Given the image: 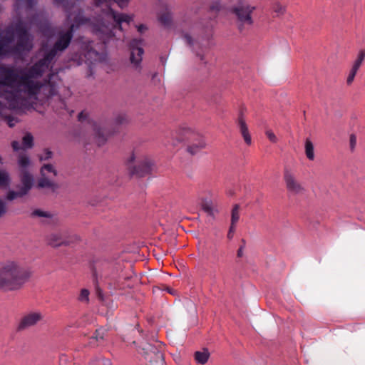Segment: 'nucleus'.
<instances>
[{
  "instance_id": "nucleus-44",
  "label": "nucleus",
  "mask_w": 365,
  "mask_h": 365,
  "mask_svg": "<svg viewBox=\"0 0 365 365\" xmlns=\"http://www.w3.org/2000/svg\"><path fill=\"white\" fill-rule=\"evenodd\" d=\"M274 11L277 14H282L285 11V8L280 4H277L274 6Z\"/></svg>"
},
{
  "instance_id": "nucleus-37",
  "label": "nucleus",
  "mask_w": 365,
  "mask_h": 365,
  "mask_svg": "<svg viewBox=\"0 0 365 365\" xmlns=\"http://www.w3.org/2000/svg\"><path fill=\"white\" fill-rule=\"evenodd\" d=\"M7 212V206L6 202L0 198V217H3Z\"/></svg>"
},
{
  "instance_id": "nucleus-24",
  "label": "nucleus",
  "mask_w": 365,
  "mask_h": 365,
  "mask_svg": "<svg viewBox=\"0 0 365 365\" xmlns=\"http://www.w3.org/2000/svg\"><path fill=\"white\" fill-rule=\"evenodd\" d=\"M240 216V206L239 204H235L231 210V220L230 224L236 225L237 224Z\"/></svg>"
},
{
  "instance_id": "nucleus-3",
  "label": "nucleus",
  "mask_w": 365,
  "mask_h": 365,
  "mask_svg": "<svg viewBox=\"0 0 365 365\" xmlns=\"http://www.w3.org/2000/svg\"><path fill=\"white\" fill-rule=\"evenodd\" d=\"M31 275L30 270L14 261L0 265V289L4 291L20 289Z\"/></svg>"
},
{
  "instance_id": "nucleus-13",
  "label": "nucleus",
  "mask_w": 365,
  "mask_h": 365,
  "mask_svg": "<svg viewBox=\"0 0 365 365\" xmlns=\"http://www.w3.org/2000/svg\"><path fill=\"white\" fill-rule=\"evenodd\" d=\"M78 240L79 237L77 235H70L67 231L54 232L47 237L48 244L53 247L70 245Z\"/></svg>"
},
{
  "instance_id": "nucleus-41",
  "label": "nucleus",
  "mask_w": 365,
  "mask_h": 365,
  "mask_svg": "<svg viewBox=\"0 0 365 365\" xmlns=\"http://www.w3.org/2000/svg\"><path fill=\"white\" fill-rule=\"evenodd\" d=\"M356 145V136L354 134H351L349 137V145L351 150H354Z\"/></svg>"
},
{
  "instance_id": "nucleus-8",
  "label": "nucleus",
  "mask_w": 365,
  "mask_h": 365,
  "mask_svg": "<svg viewBox=\"0 0 365 365\" xmlns=\"http://www.w3.org/2000/svg\"><path fill=\"white\" fill-rule=\"evenodd\" d=\"M254 6L250 5H238L232 9V12L237 19V26L241 33L250 30L253 24L252 14Z\"/></svg>"
},
{
  "instance_id": "nucleus-2",
  "label": "nucleus",
  "mask_w": 365,
  "mask_h": 365,
  "mask_svg": "<svg viewBox=\"0 0 365 365\" xmlns=\"http://www.w3.org/2000/svg\"><path fill=\"white\" fill-rule=\"evenodd\" d=\"M129 0H96L97 6L103 3H107L106 9L101 11V14L97 19V24L95 26L96 32L105 34L108 37L113 36V29L122 30V23L129 24L133 21V17L125 14L115 12L111 8V3L114 2L118 6L123 9L127 6Z\"/></svg>"
},
{
  "instance_id": "nucleus-32",
  "label": "nucleus",
  "mask_w": 365,
  "mask_h": 365,
  "mask_svg": "<svg viewBox=\"0 0 365 365\" xmlns=\"http://www.w3.org/2000/svg\"><path fill=\"white\" fill-rule=\"evenodd\" d=\"M128 122V117L125 113L118 114L115 118V123L116 125H120Z\"/></svg>"
},
{
  "instance_id": "nucleus-29",
  "label": "nucleus",
  "mask_w": 365,
  "mask_h": 365,
  "mask_svg": "<svg viewBox=\"0 0 365 365\" xmlns=\"http://www.w3.org/2000/svg\"><path fill=\"white\" fill-rule=\"evenodd\" d=\"M31 217H46V218H51L52 215L50 212L43 211L40 209H36L31 213Z\"/></svg>"
},
{
  "instance_id": "nucleus-14",
  "label": "nucleus",
  "mask_w": 365,
  "mask_h": 365,
  "mask_svg": "<svg viewBox=\"0 0 365 365\" xmlns=\"http://www.w3.org/2000/svg\"><path fill=\"white\" fill-rule=\"evenodd\" d=\"M43 318V316L41 312H30L21 317L17 326V331H21L35 326L38 322L41 321Z\"/></svg>"
},
{
  "instance_id": "nucleus-49",
  "label": "nucleus",
  "mask_w": 365,
  "mask_h": 365,
  "mask_svg": "<svg viewBox=\"0 0 365 365\" xmlns=\"http://www.w3.org/2000/svg\"><path fill=\"white\" fill-rule=\"evenodd\" d=\"M136 27H137V30H138V31L139 33H140V34H143V33H144L145 31H147V30H148V27H147L145 25H144V24H140V25H138V26H136Z\"/></svg>"
},
{
  "instance_id": "nucleus-19",
  "label": "nucleus",
  "mask_w": 365,
  "mask_h": 365,
  "mask_svg": "<svg viewBox=\"0 0 365 365\" xmlns=\"http://www.w3.org/2000/svg\"><path fill=\"white\" fill-rule=\"evenodd\" d=\"M37 187L39 188H49L53 192H54L58 187V185L53 182L50 176H42L38 180Z\"/></svg>"
},
{
  "instance_id": "nucleus-46",
  "label": "nucleus",
  "mask_w": 365,
  "mask_h": 365,
  "mask_svg": "<svg viewBox=\"0 0 365 365\" xmlns=\"http://www.w3.org/2000/svg\"><path fill=\"white\" fill-rule=\"evenodd\" d=\"M6 120L7 121V124L10 127V128H12L15 125V123H16V120L13 117H11V116H6Z\"/></svg>"
},
{
  "instance_id": "nucleus-36",
  "label": "nucleus",
  "mask_w": 365,
  "mask_h": 365,
  "mask_svg": "<svg viewBox=\"0 0 365 365\" xmlns=\"http://www.w3.org/2000/svg\"><path fill=\"white\" fill-rule=\"evenodd\" d=\"M242 245L240 246L239 249L237 252V257L240 258L242 257L244 255V250L245 249L246 242L244 239L241 240Z\"/></svg>"
},
{
  "instance_id": "nucleus-31",
  "label": "nucleus",
  "mask_w": 365,
  "mask_h": 365,
  "mask_svg": "<svg viewBox=\"0 0 365 365\" xmlns=\"http://www.w3.org/2000/svg\"><path fill=\"white\" fill-rule=\"evenodd\" d=\"M9 176L7 172L0 170V187H5L9 185Z\"/></svg>"
},
{
  "instance_id": "nucleus-25",
  "label": "nucleus",
  "mask_w": 365,
  "mask_h": 365,
  "mask_svg": "<svg viewBox=\"0 0 365 365\" xmlns=\"http://www.w3.org/2000/svg\"><path fill=\"white\" fill-rule=\"evenodd\" d=\"M202 208L203 211H205L210 216H214L215 213L217 212V210L212 206L211 201H202Z\"/></svg>"
},
{
  "instance_id": "nucleus-7",
  "label": "nucleus",
  "mask_w": 365,
  "mask_h": 365,
  "mask_svg": "<svg viewBox=\"0 0 365 365\" xmlns=\"http://www.w3.org/2000/svg\"><path fill=\"white\" fill-rule=\"evenodd\" d=\"M136 155L134 153L131 154L127 160L130 175L141 178L149 175L154 170L155 165L153 160L146 156L138 158L136 164L131 166L130 164L135 161Z\"/></svg>"
},
{
  "instance_id": "nucleus-39",
  "label": "nucleus",
  "mask_w": 365,
  "mask_h": 365,
  "mask_svg": "<svg viewBox=\"0 0 365 365\" xmlns=\"http://www.w3.org/2000/svg\"><path fill=\"white\" fill-rule=\"evenodd\" d=\"M52 157V152L48 150H45L44 153L39 156V160L41 161L46 160Z\"/></svg>"
},
{
  "instance_id": "nucleus-48",
  "label": "nucleus",
  "mask_w": 365,
  "mask_h": 365,
  "mask_svg": "<svg viewBox=\"0 0 365 365\" xmlns=\"http://www.w3.org/2000/svg\"><path fill=\"white\" fill-rule=\"evenodd\" d=\"M98 361V365H101V364L110 365L111 364V361L109 359L103 358V357L99 359Z\"/></svg>"
},
{
  "instance_id": "nucleus-5",
  "label": "nucleus",
  "mask_w": 365,
  "mask_h": 365,
  "mask_svg": "<svg viewBox=\"0 0 365 365\" xmlns=\"http://www.w3.org/2000/svg\"><path fill=\"white\" fill-rule=\"evenodd\" d=\"M14 32L17 38L16 43L10 48V53L20 56L31 51L34 46V38L22 21H19L15 24Z\"/></svg>"
},
{
  "instance_id": "nucleus-55",
  "label": "nucleus",
  "mask_w": 365,
  "mask_h": 365,
  "mask_svg": "<svg viewBox=\"0 0 365 365\" xmlns=\"http://www.w3.org/2000/svg\"><path fill=\"white\" fill-rule=\"evenodd\" d=\"M4 107V103L1 102V101L0 100V110H1V109H2Z\"/></svg>"
},
{
  "instance_id": "nucleus-51",
  "label": "nucleus",
  "mask_w": 365,
  "mask_h": 365,
  "mask_svg": "<svg viewBox=\"0 0 365 365\" xmlns=\"http://www.w3.org/2000/svg\"><path fill=\"white\" fill-rule=\"evenodd\" d=\"M36 0H26V4L28 9H31L36 4Z\"/></svg>"
},
{
  "instance_id": "nucleus-28",
  "label": "nucleus",
  "mask_w": 365,
  "mask_h": 365,
  "mask_svg": "<svg viewBox=\"0 0 365 365\" xmlns=\"http://www.w3.org/2000/svg\"><path fill=\"white\" fill-rule=\"evenodd\" d=\"M34 138L29 133H26L22 140L24 148H31L33 146Z\"/></svg>"
},
{
  "instance_id": "nucleus-17",
  "label": "nucleus",
  "mask_w": 365,
  "mask_h": 365,
  "mask_svg": "<svg viewBox=\"0 0 365 365\" xmlns=\"http://www.w3.org/2000/svg\"><path fill=\"white\" fill-rule=\"evenodd\" d=\"M220 4L217 1L213 2L210 6L208 12L210 21L204 26V38L206 39H209L212 35L214 20H212V19H215L217 16V12L220 11Z\"/></svg>"
},
{
  "instance_id": "nucleus-12",
  "label": "nucleus",
  "mask_w": 365,
  "mask_h": 365,
  "mask_svg": "<svg viewBox=\"0 0 365 365\" xmlns=\"http://www.w3.org/2000/svg\"><path fill=\"white\" fill-rule=\"evenodd\" d=\"M283 180L287 191L292 195H299L304 193V187L297 180L294 172L289 168L286 167L284 169Z\"/></svg>"
},
{
  "instance_id": "nucleus-21",
  "label": "nucleus",
  "mask_w": 365,
  "mask_h": 365,
  "mask_svg": "<svg viewBox=\"0 0 365 365\" xmlns=\"http://www.w3.org/2000/svg\"><path fill=\"white\" fill-rule=\"evenodd\" d=\"M41 175L42 176H50L52 178L57 175V171L51 164H45L41 169Z\"/></svg>"
},
{
  "instance_id": "nucleus-34",
  "label": "nucleus",
  "mask_w": 365,
  "mask_h": 365,
  "mask_svg": "<svg viewBox=\"0 0 365 365\" xmlns=\"http://www.w3.org/2000/svg\"><path fill=\"white\" fill-rule=\"evenodd\" d=\"M358 70H359L358 68L352 66V68H351L349 73L348 75L347 79H346V83L348 85H351L352 83Z\"/></svg>"
},
{
  "instance_id": "nucleus-10",
  "label": "nucleus",
  "mask_w": 365,
  "mask_h": 365,
  "mask_svg": "<svg viewBox=\"0 0 365 365\" xmlns=\"http://www.w3.org/2000/svg\"><path fill=\"white\" fill-rule=\"evenodd\" d=\"M143 40L142 38H133L129 43L130 51V63L131 68L140 73L142 71V60L144 50L143 48Z\"/></svg>"
},
{
  "instance_id": "nucleus-38",
  "label": "nucleus",
  "mask_w": 365,
  "mask_h": 365,
  "mask_svg": "<svg viewBox=\"0 0 365 365\" xmlns=\"http://www.w3.org/2000/svg\"><path fill=\"white\" fill-rule=\"evenodd\" d=\"M163 290L167 291L169 294H170L173 296L178 295V294H179V291L175 288H173L168 285H163Z\"/></svg>"
},
{
  "instance_id": "nucleus-9",
  "label": "nucleus",
  "mask_w": 365,
  "mask_h": 365,
  "mask_svg": "<svg viewBox=\"0 0 365 365\" xmlns=\"http://www.w3.org/2000/svg\"><path fill=\"white\" fill-rule=\"evenodd\" d=\"M21 185H16L17 190H9L6 199L9 201H13L16 198L23 197L26 195L32 188L34 179L29 171L23 170L20 175Z\"/></svg>"
},
{
  "instance_id": "nucleus-54",
  "label": "nucleus",
  "mask_w": 365,
  "mask_h": 365,
  "mask_svg": "<svg viewBox=\"0 0 365 365\" xmlns=\"http://www.w3.org/2000/svg\"><path fill=\"white\" fill-rule=\"evenodd\" d=\"M117 277H118V274H117V273H115V272H112V273L110 274V279H113V280H115V279H116V278H117Z\"/></svg>"
},
{
  "instance_id": "nucleus-18",
  "label": "nucleus",
  "mask_w": 365,
  "mask_h": 365,
  "mask_svg": "<svg viewBox=\"0 0 365 365\" xmlns=\"http://www.w3.org/2000/svg\"><path fill=\"white\" fill-rule=\"evenodd\" d=\"M237 124L238 125L240 132L245 140V143L247 145H250L252 144V138L250 134L248 127L245 119L243 108H242L239 113L238 118L237 120Z\"/></svg>"
},
{
  "instance_id": "nucleus-43",
  "label": "nucleus",
  "mask_w": 365,
  "mask_h": 365,
  "mask_svg": "<svg viewBox=\"0 0 365 365\" xmlns=\"http://www.w3.org/2000/svg\"><path fill=\"white\" fill-rule=\"evenodd\" d=\"M103 333H104V330L103 329H96L94 338L97 341H98L100 339H103Z\"/></svg>"
},
{
  "instance_id": "nucleus-15",
  "label": "nucleus",
  "mask_w": 365,
  "mask_h": 365,
  "mask_svg": "<svg viewBox=\"0 0 365 365\" xmlns=\"http://www.w3.org/2000/svg\"><path fill=\"white\" fill-rule=\"evenodd\" d=\"M94 132V139L98 147L103 145L108 139V137L115 131L108 130L106 125L98 123H93L92 125Z\"/></svg>"
},
{
  "instance_id": "nucleus-56",
  "label": "nucleus",
  "mask_w": 365,
  "mask_h": 365,
  "mask_svg": "<svg viewBox=\"0 0 365 365\" xmlns=\"http://www.w3.org/2000/svg\"><path fill=\"white\" fill-rule=\"evenodd\" d=\"M1 163V158H0V163Z\"/></svg>"
},
{
  "instance_id": "nucleus-52",
  "label": "nucleus",
  "mask_w": 365,
  "mask_h": 365,
  "mask_svg": "<svg viewBox=\"0 0 365 365\" xmlns=\"http://www.w3.org/2000/svg\"><path fill=\"white\" fill-rule=\"evenodd\" d=\"M173 359L178 365H182V359L180 354L173 355Z\"/></svg>"
},
{
  "instance_id": "nucleus-1",
  "label": "nucleus",
  "mask_w": 365,
  "mask_h": 365,
  "mask_svg": "<svg viewBox=\"0 0 365 365\" xmlns=\"http://www.w3.org/2000/svg\"><path fill=\"white\" fill-rule=\"evenodd\" d=\"M52 61L45 53L43 57L27 68L17 69L13 66H0V85L19 90L23 87L29 96L38 94L44 86L51 87V95L55 94V85L51 82L54 76L50 73L44 83L34 81L41 78L45 71L52 67Z\"/></svg>"
},
{
  "instance_id": "nucleus-30",
  "label": "nucleus",
  "mask_w": 365,
  "mask_h": 365,
  "mask_svg": "<svg viewBox=\"0 0 365 365\" xmlns=\"http://www.w3.org/2000/svg\"><path fill=\"white\" fill-rule=\"evenodd\" d=\"M364 59H365V50H361L359 52L357 58L355 60V61L354 62L352 66L359 69V68L361 67Z\"/></svg>"
},
{
  "instance_id": "nucleus-53",
  "label": "nucleus",
  "mask_w": 365,
  "mask_h": 365,
  "mask_svg": "<svg viewBox=\"0 0 365 365\" xmlns=\"http://www.w3.org/2000/svg\"><path fill=\"white\" fill-rule=\"evenodd\" d=\"M86 118H87V114L83 111L81 112L78 115V120H80V121L84 120Z\"/></svg>"
},
{
  "instance_id": "nucleus-23",
  "label": "nucleus",
  "mask_w": 365,
  "mask_h": 365,
  "mask_svg": "<svg viewBox=\"0 0 365 365\" xmlns=\"http://www.w3.org/2000/svg\"><path fill=\"white\" fill-rule=\"evenodd\" d=\"M305 155L307 158L309 160H313L314 159V145L312 142L309 139L307 138L305 140Z\"/></svg>"
},
{
  "instance_id": "nucleus-35",
  "label": "nucleus",
  "mask_w": 365,
  "mask_h": 365,
  "mask_svg": "<svg viewBox=\"0 0 365 365\" xmlns=\"http://www.w3.org/2000/svg\"><path fill=\"white\" fill-rule=\"evenodd\" d=\"M53 1L56 4L62 5L64 7L66 11L68 14V19L71 17V14L69 11L70 8L68 6V0H53Z\"/></svg>"
},
{
  "instance_id": "nucleus-45",
  "label": "nucleus",
  "mask_w": 365,
  "mask_h": 365,
  "mask_svg": "<svg viewBox=\"0 0 365 365\" xmlns=\"http://www.w3.org/2000/svg\"><path fill=\"white\" fill-rule=\"evenodd\" d=\"M235 227L236 225H232L230 224V227L227 233V237L229 239H232L233 237L234 233L235 232Z\"/></svg>"
},
{
  "instance_id": "nucleus-26",
  "label": "nucleus",
  "mask_w": 365,
  "mask_h": 365,
  "mask_svg": "<svg viewBox=\"0 0 365 365\" xmlns=\"http://www.w3.org/2000/svg\"><path fill=\"white\" fill-rule=\"evenodd\" d=\"M19 166L21 167V175L22 174L23 170L28 171L26 170V168L30 164V160H29V157L26 156V155H21L19 156Z\"/></svg>"
},
{
  "instance_id": "nucleus-16",
  "label": "nucleus",
  "mask_w": 365,
  "mask_h": 365,
  "mask_svg": "<svg viewBox=\"0 0 365 365\" xmlns=\"http://www.w3.org/2000/svg\"><path fill=\"white\" fill-rule=\"evenodd\" d=\"M184 41H185L190 49L195 53L199 60L205 65L207 62L205 55L207 48L200 45L198 40L193 39L187 34H184Z\"/></svg>"
},
{
  "instance_id": "nucleus-33",
  "label": "nucleus",
  "mask_w": 365,
  "mask_h": 365,
  "mask_svg": "<svg viewBox=\"0 0 365 365\" xmlns=\"http://www.w3.org/2000/svg\"><path fill=\"white\" fill-rule=\"evenodd\" d=\"M78 300L82 302L88 303L89 301V291L86 289H81Z\"/></svg>"
},
{
  "instance_id": "nucleus-11",
  "label": "nucleus",
  "mask_w": 365,
  "mask_h": 365,
  "mask_svg": "<svg viewBox=\"0 0 365 365\" xmlns=\"http://www.w3.org/2000/svg\"><path fill=\"white\" fill-rule=\"evenodd\" d=\"M145 359L148 360L150 365H165L163 354V345L159 342L155 344H146L143 348Z\"/></svg>"
},
{
  "instance_id": "nucleus-50",
  "label": "nucleus",
  "mask_w": 365,
  "mask_h": 365,
  "mask_svg": "<svg viewBox=\"0 0 365 365\" xmlns=\"http://www.w3.org/2000/svg\"><path fill=\"white\" fill-rule=\"evenodd\" d=\"M11 146H12V148L14 149V151H18L19 150L21 149L19 143L18 141H16V140H14L11 143Z\"/></svg>"
},
{
  "instance_id": "nucleus-22",
  "label": "nucleus",
  "mask_w": 365,
  "mask_h": 365,
  "mask_svg": "<svg viewBox=\"0 0 365 365\" xmlns=\"http://www.w3.org/2000/svg\"><path fill=\"white\" fill-rule=\"evenodd\" d=\"M158 20L165 27H169L172 23V16L170 11H166L158 16Z\"/></svg>"
},
{
  "instance_id": "nucleus-42",
  "label": "nucleus",
  "mask_w": 365,
  "mask_h": 365,
  "mask_svg": "<svg viewBox=\"0 0 365 365\" xmlns=\"http://www.w3.org/2000/svg\"><path fill=\"white\" fill-rule=\"evenodd\" d=\"M266 135L272 143H277V138L276 135H274V133L272 130H267Z\"/></svg>"
},
{
  "instance_id": "nucleus-4",
  "label": "nucleus",
  "mask_w": 365,
  "mask_h": 365,
  "mask_svg": "<svg viewBox=\"0 0 365 365\" xmlns=\"http://www.w3.org/2000/svg\"><path fill=\"white\" fill-rule=\"evenodd\" d=\"M73 21L74 24H71L67 29L58 28L56 30L54 35L56 38L55 43L50 49L45 52V54L52 61H54L58 54L64 51L69 46L77 27L91 22L89 18L83 16L81 14H78L75 16Z\"/></svg>"
},
{
  "instance_id": "nucleus-6",
  "label": "nucleus",
  "mask_w": 365,
  "mask_h": 365,
  "mask_svg": "<svg viewBox=\"0 0 365 365\" xmlns=\"http://www.w3.org/2000/svg\"><path fill=\"white\" fill-rule=\"evenodd\" d=\"M184 143L186 152L193 156L205 149L207 143L205 137L199 132L184 126Z\"/></svg>"
},
{
  "instance_id": "nucleus-27",
  "label": "nucleus",
  "mask_w": 365,
  "mask_h": 365,
  "mask_svg": "<svg viewBox=\"0 0 365 365\" xmlns=\"http://www.w3.org/2000/svg\"><path fill=\"white\" fill-rule=\"evenodd\" d=\"M14 34L15 32H11L9 29H7L6 35L0 39L4 43H5L6 48L8 44L11 43L14 41Z\"/></svg>"
},
{
  "instance_id": "nucleus-47",
  "label": "nucleus",
  "mask_w": 365,
  "mask_h": 365,
  "mask_svg": "<svg viewBox=\"0 0 365 365\" xmlns=\"http://www.w3.org/2000/svg\"><path fill=\"white\" fill-rule=\"evenodd\" d=\"M98 53L96 52V51L94 50H89L88 52H87V54L86 55V56H94L95 58H94V61H96L98 58Z\"/></svg>"
},
{
  "instance_id": "nucleus-40",
  "label": "nucleus",
  "mask_w": 365,
  "mask_h": 365,
  "mask_svg": "<svg viewBox=\"0 0 365 365\" xmlns=\"http://www.w3.org/2000/svg\"><path fill=\"white\" fill-rule=\"evenodd\" d=\"M10 53V49H7V48L5 47V43L2 42V41L0 40V57L5 56Z\"/></svg>"
},
{
  "instance_id": "nucleus-20",
  "label": "nucleus",
  "mask_w": 365,
  "mask_h": 365,
  "mask_svg": "<svg viewBox=\"0 0 365 365\" xmlns=\"http://www.w3.org/2000/svg\"><path fill=\"white\" fill-rule=\"evenodd\" d=\"M209 358L210 352L207 349H203L202 351H197L194 353V359L200 364L203 365L206 364Z\"/></svg>"
}]
</instances>
